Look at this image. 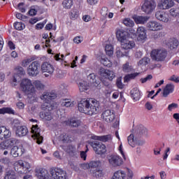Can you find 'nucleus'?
Returning <instances> with one entry per match:
<instances>
[{
	"label": "nucleus",
	"instance_id": "f257e3e1",
	"mask_svg": "<svg viewBox=\"0 0 179 179\" xmlns=\"http://www.w3.org/2000/svg\"><path fill=\"white\" fill-rule=\"evenodd\" d=\"M57 98V94L54 92H45L43 96H41V100L43 101V103L41 106L42 110H48V112H42L40 113V117L44 121H51L52 120V113L51 110H54V106H52V100Z\"/></svg>",
	"mask_w": 179,
	"mask_h": 179
},
{
	"label": "nucleus",
	"instance_id": "f03ea898",
	"mask_svg": "<svg viewBox=\"0 0 179 179\" xmlns=\"http://www.w3.org/2000/svg\"><path fill=\"white\" fill-rule=\"evenodd\" d=\"M99 101L96 99H82L78 103V108L80 113H83L88 115H94V114H97V113H99Z\"/></svg>",
	"mask_w": 179,
	"mask_h": 179
},
{
	"label": "nucleus",
	"instance_id": "7ed1b4c3",
	"mask_svg": "<svg viewBox=\"0 0 179 179\" xmlns=\"http://www.w3.org/2000/svg\"><path fill=\"white\" fill-rule=\"evenodd\" d=\"M20 89L27 95L28 101L31 104L37 101V94H36V88L33 85V82L29 78L21 80L20 83Z\"/></svg>",
	"mask_w": 179,
	"mask_h": 179
},
{
	"label": "nucleus",
	"instance_id": "20e7f679",
	"mask_svg": "<svg viewBox=\"0 0 179 179\" xmlns=\"http://www.w3.org/2000/svg\"><path fill=\"white\" fill-rule=\"evenodd\" d=\"M99 75L100 80L105 86H108V83L106 82V80L111 82L115 78V73L113 70L106 69L101 68L99 71Z\"/></svg>",
	"mask_w": 179,
	"mask_h": 179
},
{
	"label": "nucleus",
	"instance_id": "39448f33",
	"mask_svg": "<svg viewBox=\"0 0 179 179\" xmlns=\"http://www.w3.org/2000/svg\"><path fill=\"white\" fill-rule=\"evenodd\" d=\"M152 61L157 62H164L167 58V50L164 49H153L150 52Z\"/></svg>",
	"mask_w": 179,
	"mask_h": 179
},
{
	"label": "nucleus",
	"instance_id": "423d86ee",
	"mask_svg": "<svg viewBox=\"0 0 179 179\" xmlns=\"http://www.w3.org/2000/svg\"><path fill=\"white\" fill-rule=\"evenodd\" d=\"M134 178V172L129 169L124 170L115 171L111 179H132Z\"/></svg>",
	"mask_w": 179,
	"mask_h": 179
},
{
	"label": "nucleus",
	"instance_id": "0eeeda50",
	"mask_svg": "<svg viewBox=\"0 0 179 179\" xmlns=\"http://www.w3.org/2000/svg\"><path fill=\"white\" fill-rule=\"evenodd\" d=\"M14 169L18 174H27L30 170V164L18 160L14 163Z\"/></svg>",
	"mask_w": 179,
	"mask_h": 179
},
{
	"label": "nucleus",
	"instance_id": "6e6552de",
	"mask_svg": "<svg viewBox=\"0 0 179 179\" xmlns=\"http://www.w3.org/2000/svg\"><path fill=\"white\" fill-rule=\"evenodd\" d=\"M156 1L155 0H144L143 5L141 6V10L146 15H150L156 10Z\"/></svg>",
	"mask_w": 179,
	"mask_h": 179
},
{
	"label": "nucleus",
	"instance_id": "1a4fd4ad",
	"mask_svg": "<svg viewBox=\"0 0 179 179\" xmlns=\"http://www.w3.org/2000/svg\"><path fill=\"white\" fill-rule=\"evenodd\" d=\"M27 72L29 76H37L40 73V63L37 61L33 62L29 65Z\"/></svg>",
	"mask_w": 179,
	"mask_h": 179
},
{
	"label": "nucleus",
	"instance_id": "9d476101",
	"mask_svg": "<svg viewBox=\"0 0 179 179\" xmlns=\"http://www.w3.org/2000/svg\"><path fill=\"white\" fill-rule=\"evenodd\" d=\"M90 144L91 145L92 148H93V150L96 155H104V153L107 152V148L106 147V145L103 143L95 141L90 142Z\"/></svg>",
	"mask_w": 179,
	"mask_h": 179
},
{
	"label": "nucleus",
	"instance_id": "9b49d317",
	"mask_svg": "<svg viewBox=\"0 0 179 179\" xmlns=\"http://www.w3.org/2000/svg\"><path fill=\"white\" fill-rule=\"evenodd\" d=\"M50 173L53 179H66V172L61 169H52Z\"/></svg>",
	"mask_w": 179,
	"mask_h": 179
},
{
	"label": "nucleus",
	"instance_id": "f8f14e48",
	"mask_svg": "<svg viewBox=\"0 0 179 179\" xmlns=\"http://www.w3.org/2000/svg\"><path fill=\"white\" fill-rule=\"evenodd\" d=\"M108 162L113 167H120L124 164L122 158L118 155H112L108 157Z\"/></svg>",
	"mask_w": 179,
	"mask_h": 179
},
{
	"label": "nucleus",
	"instance_id": "ddd939ff",
	"mask_svg": "<svg viewBox=\"0 0 179 179\" xmlns=\"http://www.w3.org/2000/svg\"><path fill=\"white\" fill-rule=\"evenodd\" d=\"M41 131V130L38 128L37 124L33 125L31 127L32 138L36 141V143H38V145L43 143V138L41 134H40Z\"/></svg>",
	"mask_w": 179,
	"mask_h": 179
},
{
	"label": "nucleus",
	"instance_id": "4468645a",
	"mask_svg": "<svg viewBox=\"0 0 179 179\" xmlns=\"http://www.w3.org/2000/svg\"><path fill=\"white\" fill-rule=\"evenodd\" d=\"M19 143V140L16 138H10L0 143V150H6L8 149H10L12 146H15V145H17Z\"/></svg>",
	"mask_w": 179,
	"mask_h": 179
},
{
	"label": "nucleus",
	"instance_id": "2eb2a0df",
	"mask_svg": "<svg viewBox=\"0 0 179 179\" xmlns=\"http://www.w3.org/2000/svg\"><path fill=\"white\" fill-rule=\"evenodd\" d=\"M101 118H103V121H106V122H113L115 118L114 110L111 109L103 110L101 114Z\"/></svg>",
	"mask_w": 179,
	"mask_h": 179
},
{
	"label": "nucleus",
	"instance_id": "dca6fc26",
	"mask_svg": "<svg viewBox=\"0 0 179 179\" xmlns=\"http://www.w3.org/2000/svg\"><path fill=\"white\" fill-rule=\"evenodd\" d=\"M146 27L150 31H160V30H163V24L157 21L148 22Z\"/></svg>",
	"mask_w": 179,
	"mask_h": 179
},
{
	"label": "nucleus",
	"instance_id": "f3484780",
	"mask_svg": "<svg viewBox=\"0 0 179 179\" xmlns=\"http://www.w3.org/2000/svg\"><path fill=\"white\" fill-rule=\"evenodd\" d=\"M35 176L38 179H52L50 173L45 169H39L35 171Z\"/></svg>",
	"mask_w": 179,
	"mask_h": 179
},
{
	"label": "nucleus",
	"instance_id": "a211bd4d",
	"mask_svg": "<svg viewBox=\"0 0 179 179\" xmlns=\"http://www.w3.org/2000/svg\"><path fill=\"white\" fill-rule=\"evenodd\" d=\"M116 38L121 43L127 38H129V33L122 29H117L116 31Z\"/></svg>",
	"mask_w": 179,
	"mask_h": 179
},
{
	"label": "nucleus",
	"instance_id": "6ab92c4d",
	"mask_svg": "<svg viewBox=\"0 0 179 179\" xmlns=\"http://www.w3.org/2000/svg\"><path fill=\"white\" fill-rule=\"evenodd\" d=\"M155 17L159 22H163L164 23H169L170 22V18H169V14L163 10H158L155 13Z\"/></svg>",
	"mask_w": 179,
	"mask_h": 179
},
{
	"label": "nucleus",
	"instance_id": "aec40b11",
	"mask_svg": "<svg viewBox=\"0 0 179 179\" xmlns=\"http://www.w3.org/2000/svg\"><path fill=\"white\" fill-rule=\"evenodd\" d=\"M137 40L138 41H141V43H145L148 36H146V29L143 27H140L137 29Z\"/></svg>",
	"mask_w": 179,
	"mask_h": 179
},
{
	"label": "nucleus",
	"instance_id": "412c9836",
	"mask_svg": "<svg viewBox=\"0 0 179 179\" xmlns=\"http://www.w3.org/2000/svg\"><path fill=\"white\" fill-rule=\"evenodd\" d=\"M174 6V1L173 0H161L158 3V8L159 9H170V8H173Z\"/></svg>",
	"mask_w": 179,
	"mask_h": 179
},
{
	"label": "nucleus",
	"instance_id": "4be33fe9",
	"mask_svg": "<svg viewBox=\"0 0 179 179\" xmlns=\"http://www.w3.org/2000/svg\"><path fill=\"white\" fill-rule=\"evenodd\" d=\"M11 135L12 133L9 129L5 126H0V139H8V138H10Z\"/></svg>",
	"mask_w": 179,
	"mask_h": 179
},
{
	"label": "nucleus",
	"instance_id": "5701e85b",
	"mask_svg": "<svg viewBox=\"0 0 179 179\" xmlns=\"http://www.w3.org/2000/svg\"><path fill=\"white\" fill-rule=\"evenodd\" d=\"M29 134V129L26 126H18L15 131V135L22 138L23 136H26Z\"/></svg>",
	"mask_w": 179,
	"mask_h": 179
},
{
	"label": "nucleus",
	"instance_id": "b1692460",
	"mask_svg": "<svg viewBox=\"0 0 179 179\" xmlns=\"http://www.w3.org/2000/svg\"><path fill=\"white\" fill-rule=\"evenodd\" d=\"M120 44L123 50H132L135 47V42L134 41H129L128 38L121 42Z\"/></svg>",
	"mask_w": 179,
	"mask_h": 179
},
{
	"label": "nucleus",
	"instance_id": "393cba45",
	"mask_svg": "<svg viewBox=\"0 0 179 179\" xmlns=\"http://www.w3.org/2000/svg\"><path fill=\"white\" fill-rule=\"evenodd\" d=\"M41 69L42 72L43 73H47L51 75L54 72V66L51 65V64L48 62H44L43 64H41Z\"/></svg>",
	"mask_w": 179,
	"mask_h": 179
},
{
	"label": "nucleus",
	"instance_id": "a878e982",
	"mask_svg": "<svg viewBox=\"0 0 179 179\" xmlns=\"http://www.w3.org/2000/svg\"><path fill=\"white\" fill-rule=\"evenodd\" d=\"M91 138L94 141H100L101 142H108L109 141H111V139H113V137L110 134L105 135V136H95V135H92L91 136Z\"/></svg>",
	"mask_w": 179,
	"mask_h": 179
},
{
	"label": "nucleus",
	"instance_id": "bb28decb",
	"mask_svg": "<svg viewBox=\"0 0 179 179\" xmlns=\"http://www.w3.org/2000/svg\"><path fill=\"white\" fill-rule=\"evenodd\" d=\"M133 19L136 24H145V23L149 20V17L148 16L134 15L133 16Z\"/></svg>",
	"mask_w": 179,
	"mask_h": 179
},
{
	"label": "nucleus",
	"instance_id": "cd10ccee",
	"mask_svg": "<svg viewBox=\"0 0 179 179\" xmlns=\"http://www.w3.org/2000/svg\"><path fill=\"white\" fill-rule=\"evenodd\" d=\"M10 155L13 157H19L23 155V148L14 146L10 150Z\"/></svg>",
	"mask_w": 179,
	"mask_h": 179
},
{
	"label": "nucleus",
	"instance_id": "c85d7f7f",
	"mask_svg": "<svg viewBox=\"0 0 179 179\" xmlns=\"http://www.w3.org/2000/svg\"><path fill=\"white\" fill-rule=\"evenodd\" d=\"M174 87L175 86L173 84H171V83L167 84L163 90V94H162L163 97H167L169 94H170L171 93H173V92H174Z\"/></svg>",
	"mask_w": 179,
	"mask_h": 179
},
{
	"label": "nucleus",
	"instance_id": "c756f323",
	"mask_svg": "<svg viewBox=\"0 0 179 179\" xmlns=\"http://www.w3.org/2000/svg\"><path fill=\"white\" fill-rule=\"evenodd\" d=\"M165 44L169 48H177L178 45H179V41L178 39L176 38H171V39H169L165 42Z\"/></svg>",
	"mask_w": 179,
	"mask_h": 179
},
{
	"label": "nucleus",
	"instance_id": "7c9ffc66",
	"mask_svg": "<svg viewBox=\"0 0 179 179\" xmlns=\"http://www.w3.org/2000/svg\"><path fill=\"white\" fill-rule=\"evenodd\" d=\"M150 63V58L149 57H143V59H141L138 63V66H140L141 68H142V69H146V66L149 65V64Z\"/></svg>",
	"mask_w": 179,
	"mask_h": 179
},
{
	"label": "nucleus",
	"instance_id": "2f4dec72",
	"mask_svg": "<svg viewBox=\"0 0 179 179\" xmlns=\"http://www.w3.org/2000/svg\"><path fill=\"white\" fill-rule=\"evenodd\" d=\"M131 95L134 101H138L141 99V91L138 88H134L131 91Z\"/></svg>",
	"mask_w": 179,
	"mask_h": 179
},
{
	"label": "nucleus",
	"instance_id": "473e14b6",
	"mask_svg": "<svg viewBox=\"0 0 179 179\" xmlns=\"http://www.w3.org/2000/svg\"><path fill=\"white\" fill-rule=\"evenodd\" d=\"M90 173L92 177H95V178H101L104 173H103V171L99 168L98 169L91 170Z\"/></svg>",
	"mask_w": 179,
	"mask_h": 179
},
{
	"label": "nucleus",
	"instance_id": "72a5a7b5",
	"mask_svg": "<svg viewBox=\"0 0 179 179\" xmlns=\"http://www.w3.org/2000/svg\"><path fill=\"white\" fill-rule=\"evenodd\" d=\"M90 86V84L87 83L86 81H81L78 83L80 92H86V90H89Z\"/></svg>",
	"mask_w": 179,
	"mask_h": 179
},
{
	"label": "nucleus",
	"instance_id": "f704fd0d",
	"mask_svg": "<svg viewBox=\"0 0 179 179\" xmlns=\"http://www.w3.org/2000/svg\"><path fill=\"white\" fill-rule=\"evenodd\" d=\"M101 64L104 65V66H107L108 68H111L113 66V62L107 58L106 56H103L101 58Z\"/></svg>",
	"mask_w": 179,
	"mask_h": 179
},
{
	"label": "nucleus",
	"instance_id": "c9c22d12",
	"mask_svg": "<svg viewBox=\"0 0 179 179\" xmlns=\"http://www.w3.org/2000/svg\"><path fill=\"white\" fill-rule=\"evenodd\" d=\"M66 125H69L70 127H74L75 128L79 127L80 125L81 122L79 120H67L64 122Z\"/></svg>",
	"mask_w": 179,
	"mask_h": 179
},
{
	"label": "nucleus",
	"instance_id": "e433bc0d",
	"mask_svg": "<svg viewBox=\"0 0 179 179\" xmlns=\"http://www.w3.org/2000/svg\"><path fill=\"white\" fill-rule=\"evenodd\" d=\"M90 166L91 169H95V170L101 167V162L100 160H92L90 162Z\"/></svg>",
	"mask_w": 179,
	"mask_h": 179
},
{
	"label": "nucleus",
	"instance_id": "4c0bfd02",
	"mask_svg": "<svg viewBox=\"0 0 179 179\" xmlns=\"http://www.w3.org/2000/svg\"><path fill=\"white\" fill-rule=\"evenodd\" d=\"M129 54V53L127 51L122 52V50H121V48H116L115 55H116V57H117V58H121L122 57H128Z\"/></svg>",
	"mask_w": 179,
	"mask_h": 179
},
{
	"label": "nucleus",
	"instance_id": "58836bf2",
	"mask_svg": "<svg viewBox=\"0 0 179 179\" xmlns=\"http://www.w3.org/2000/svg\"><path fill=\"white\" fill-rule=\"evenodd\" d=\"M87 80H89V82L90 83V85H94V86H97V85H99V83H97V82L96 81V74H94V73H90L87 76Z\"/></svg>",
	"mask_w": 179,
	"mask_h": 179
},
{
	"label": "nucleus",
	"instance_id": "ea45409f",
	"mask_svg": "<svg viewBox=\"0 0 179 179\" xmlns=\"http://www.w3.org/2000/svg\"><path fill=\"white\" fill-rule=\"evenodd\" d=\"M105 51L108 57H111L114 54V46L111 44H107L105 46Z\"/></svg>",
	"mask_w": 179,
	"mask_h": 179
},
{
	"label": "nucleus",
	"instance_id": "a19ab883",
	"mask_svg": "<svg viewBox=\"0 0 179 179\" xmlns=\"http://www.w3.org/2000/svg\"><path fill=\"white\" fill-rule=\"evenodd\" d=\"M1 114H15V110L12 108L4 107L0 108V115Z\"/></svg>",
	"mask_w": 179,
	"mask_h": 179
},
{
	"label": "nucleus",
	"instance_id": "79ce46f5",
	"mask_svg": "<svg viewBox=\"0 0 179 179\" xmlns=\"http://www.w3.org/2000/svg\"><path fill=\"white\" fill-rule=\"evenodd\" d=\"M33 86H35L36 89H37V90H43L45 87L44 84H43V83H41V81L38 80H36L32 83Z\"/></svg>",
	"mask_w": 179,
	"mask_h": 179
},
{
	"label": "nucleus",
	"instance_id": "37998d69",
	"mask_svg": "<svg viewBox=\"0 0 179 179\" xmlns=\"http://www.w3.org/2000/svg\"><path fill=\"white\" fill-rule=\"evenodd\" d=\"M128 143L131 148H135V145H136V139L134 137V134H130L127 137Z\"/></svg>",
	"mask_w": 179,
	"mask_h": 179
},
{
	"label": "nucleus",
	"instance_id": "c03bdc74",
	"mask_svg": "<svg viewBox=\"0 0 179 179\" xmlns=\"http://www.w3.org/2000/svg\"><path fill=\"white\" fill-rule=\"evenodd\" d=\"M62 6L65 9H71L73 6V1L72 0H64L62 2Z\"/></svg>",
	"mask_w": 179,
	"mask_h": 179
},
{
	"label": "nucleus",
	"instance_id": "a18cd8bd",
	"mask_svg": "<svg viewBox=\"0 0 179 179\" xmlns=\"http://www.w3.org/2000/svg\"><path fill=\"white\" fill-rule=\"evenodd\" d=\"M4 179H16V173H15V171L10 170L6 173Z\"/></svg>",
	"mask_w": 179,
	"mask_h": 179
},
{
	"label": "nucleus",
	"instance_id": "49530a36",
	"mask_svg": "<svg viewBox=\"0 0 179 179\" xmlns=\"http://www.w3.org/2000/svg\"><path fill=\"white\" fill-rule=\"evenodd\" d=\"M122 71H123V72H125L126 73L131 72V71H132V66L129 65V62H127V63H125V64H124L122 65Z\"/></svg>",
	"mask_w": 179,
	"mask_h": 179
},
{
	"label": "nucleus",
	"instance_id": "de8ad7c7",
	"mask_svg": "<svg viewBox=\"0 0 179 179\" xmlns=\"http://www.w3.org/2000/svg\"><path fill=\"white\" fill-rule=\"evenodd\" d=\"M123 24L127 27H134L135 26V22L131 18H125L123 20Z\"/></svg>",
	"mask_w": 179,
	"mask_h": 179
},
{
	"label": "nucleus",
	"instance_id": "09e8293b",
	"mask_svg": "<svg viewBox=\"0 0 179 179\" xmlns=\"http://www.w3.org/2000/svg\"><path fill=\"white\" fill-rule=\"evenodd\" d=\"M139 76V73H134L131 74H128V75L125 76L124 78V83L129 82V80H131V79H134V78H136V76Z\"/></svg>",
	"mask_w": 179,
	"mask_h": 179
},
{
	"label": "nucleus",
	"instance_id": "8fccbe9b",
	"mask_svg": "<svg viewBox=\"0 0 179 179\" xmlns=\"http://www.w3.org/2000/svg\"><path fill=\"white\" fill-rule=\"evenodd\" d=\"M59 141H62V142H64V143H68V142L71 141V138H69V136H68L66 134H61L59 136Z\"/></svg>",
	"mask_w": 179,
	"mask_h": 179
},
{
	"label": "nucleus",
	"instance_id": "3c124183",
	"mask_svg": "<svg viewBox=\"0 0 179 179\" xmlns=\"http://www.w3.org/2000/svg\"><path fill=\"white\" fill-rule=\"evenodd\" d=\"M24 73L25 72L23 67L18 66L15 69V75H17V76H19L20 78V76H22V75H24Z\"/></svg>",
	"mask_w": 179,
	"mask_h": 179
},
{
	"label": "nucleus",
	"instance_id": "603ef678",
	"mask_svg": "<svg viewBox=\"0 0 179 179\" xmlns=\"http://www.w3.org/2000/svg\"><path fill=\"white\" fill-rule=\"evenodd\" d=\"M62 104L64 107H73V102L71 99H64Z\"/></svg>",
	"mask_w": 179,
	"mask_h": 179
},
{
	"label": "nucleus",
	"instance_id": "864d4df0",
	"mask_svg": "<svg viewBox=\"0 0 179 179\" xmlns=\"http://www.w3.org/2000/svg\"><path fill=\"white\" fill-rule=\"evenodd\" d=\"M14 27L16 30H23L26 26L22 22H15L14 23Z\"/></svg>",
	"mask_w": 179,
	"mask_h": 179
},
{
	"label": "nucleus",
	"instance_id": "5fc2aeb1",
	"mask_svg": "<svg viewBox=\"0 0 179 179\" xmlns=\"http://www.w3.org/2000/svg\"><path fill=\"white\" fill-rule=\"evenodd\" d=\"M19 79H20V77H19V76L17 75L14 74L13 80L11 81L12 86H17V83H19Z\"/></svg>",
	"mask_w": 179,
	"mask_h": 179
},
{
	"label": "nucleus",
	"instance_id": "6e6d98bb",
	"mask_svg": "<svg viewBox=\"0 0 179 179\" xmlns=\"http://www.w3.org/2000/svg\"><path fill=\"white\" fill-rule=\"evenodd\" d=\"M169 13H170L171 16H173V17L178 16L179 15V8H171L169 10Z\"/></svg>",
	"mask_w": 179,
	"mask_h": 179
},
{
	"label": "nucleus",
	"instance_id": "4d7b16f0",
	"mask_svg": "<svg viewBox=\"0 0 179 179\" xmlns=\"http://www.w3.org/2000/svg\"><path fill=\"white\" fill-rule=\"evenodd\" d=\"M118 152L120 153V155L122 156L123 159L124 160H127V157L125 156V152H124V147L122 146V143H121L118 148Z\"/></svg>",
	"mask_w": 179,
	"mask_h": 179
},
{
	"label": "nucleus",
	"instance_id": "13d9d810",
	"mask_svg": "<svg viewBox=\"0 0 179 179\" xmlns=\"http://www.w3.org/2000/svg\"><path fill=\"white\" fill-rule=\"evenodd\" d=\"M100 13L103 17H107V15H108V8L107 7H103L101 9Z\"/></svg>",
	"mask_w": 179,
	"mask_h": 179
},
{
	"label": "nucleus",
	"instance_id": "bf43d9fd",
	"mask_svg": "<svg viewBox=\"0 0 179 179\" xmlns=\"http://www.w3.org/2000/svg\"><path fill=\"white\" fill-rule=\"evenodd\" d=\"M152 79H153V76L148 75L145 78H141L140 82H141V83H146V82H149V80H152Z\"/></svg>",
	"mask_w": 179,
	"mask_h": 179
},
{
	"label": "nucleus",
	"instance_id": "052dcab7",
	"mask_svg": "<svg viewBox=\"0 0 179 179\" xmlns=\"http://www.w3.org/2000/svg\"><path fill=\"white\" fill-rule=\"evenodd\" d=\"M65 56L64 55L57 54L55 55V59L59 61V62H62L64 61Z\"/></svg>",
	"mask_w": 179,
	"mask_h": 179
},
{
	"label": "nucleus",
	"instance_id": "680f3d73",
	"mask_svg": "<svg viewBox=\"0 0 179 179\" xmlns=\"http://www.w3.org/2000/svg\"><path fill=\"white\" fill-rule=\"evenodd\" d=\"M176 108H178V104L176 103H172L168 106L169 111H173V110H176Z\"/></svg>",
	"mask_w": 179,
	"mask_h": 179
},
{
	"label": "nucleus",
	"instance_id": "e2e57ef3",
	"mask_svg": "<svg viewBox=\"0 0 179 179\" xmlns=\"http://www.w3.org/2000/svg\"><path fill=\"white\" fill-rule=\"evenodd\" d=\"M87 152H89V148H87L85 151H81L80 153V156L81 157V159H83V160H86L87 157Z\"/></svg>",
	"mask_w": 179,
	"mask_h": 179
},
{
	"label": "nucleus",
	"instance_id": "0e129e2a",
	"mask_svg": "<svg viewBox=\"0 0 179 179\" xmlns=\"http://www.w3.org/2000/svg\"><path fill=\"white\" fill-rule=\"evenodd\" d=\"M1 163H3V164H7V166H10V164H12V162L10 161V159L8 157L1 159Z\"/></svg>",
	"mask_w": 179,
	"mask_h": 179
},
{
	"label": "nucleus",
	"instance_id": "69168bd1",
	"mask_svg": "<svg viewBox=\"0 0 179 179\" xmlns=\"http://www.w3.org/2000/svg\"><path fill=\"white\" fill-rule=\"evenodd\" d=\"M117 87L118 89H124V84H122V81L121 78H117V82H116Z\"/></svg>",
	"mask_w": 179,
	"mask_h": 179
},
{
	"label": "nucleus",
	"instance_id": "338daca9",
	"mask_svg": "<svg viewBox=\"0 0 179 179\" xmlns=\"http://www.w3.org/2000/svg\"><path fill=\"white\" fill-rule=\"evenodd\" d=\"M169 155H170V148L169 147L166 148L164 151V154L163 156L164 160H167V157H169Z\"/></svg>",
	"mask_w": 179,
	"mask_h": 179
},
{
	"label": "nucleus",
	"instance_id": "774afa93",
	"mask_svg": "<svg viewBox=\"0 0 179 179\" xmlns=\"http://www.w3.org/2000/svg\"><path fill=\"white\" fill-rule=\"evenodd\" d=\"M33 61V59H25L22 62V66H24V68H26V66H27V65H29V62H31Z\"/></svg>",
	"mask_w": 179,
	"mask_h": 179
}]
</instances>
